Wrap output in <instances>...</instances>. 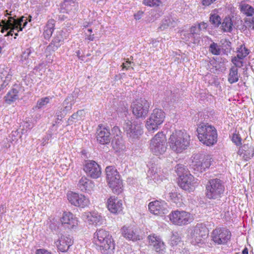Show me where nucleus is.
I'll return each mask as SVG.
<instances>
[{
    "label": "nucleus",
    "mask_w": 254,
    "mask_h": 254,
    "mask_svg": "<svg viewBox=\"0 0 254 254\" xmlns=\"http://www.w3.org/2000/svg\"><path fill=\"white\" fill-rule=\"evenodd\" d=\"M232 140L237 146L241 144V138L238 134H233Z\"/></svg>",
    "instance_id": "3c124183"
},
{
    "label": "nucleus",
    "mask_w": 254,
    "mask_h": 254,
    "mask_svg": "<svg viewBox=\"0 0 254 254\" xmlns=\"http://www.w3.org/2000/svg\"><path fill=\"white\" fill-rule=\"evenodd\" d=\"M200 28L198 25L192 26L190 29V34L193 36L199 35L200 32Z\"/></svg>",
    "instance_id": "603ef678"
},
{
    "label": "nucleus",
    "mask_w": 254,
    "mask_h": 254,
    "mask_svg": "<svg viewBox=\"0 0 254 254\" xmlns=\"http://www.w3.org/2000/svg\"><path fill=\"white\" fill-rule=\"evenodd\" d=\"M238 69L234 66H232L230 69L228 76V81L232 84L237 82L239 80Z\"/></svg>",
    "instance_id": "c9c22d12"
},
{
    "label": "nucleus",
    "mask_w": 254,
    "mask_h": 254,
    "mask_svg": "<svg viewBox=\"0 0 254 254\" xmlns=\"http://www.w3.org/2000/svg\"><path fill=\"white\" fill-rule=\"evenodd\" d=\"M231 232L226 228L217 227L211 233L212 240L217 245H225L230 239Z\"/></svg>",
    "instance_id": "4468645a"
},
{
    "label": "nucleus",
    "mask_w": 254,
    "mask_h": 254,
    "mask_svg": "<svg viewBox=\"0 0 254 254\" xmlns=\"http://www.w3.org/2000/svg\"><path fill=\"white\" fill-rule=\"evenodd\" d=\"M215 0H202V4L203 5L208 6Z\"/></svg>",
    "instance_id": "052dcab7"
},
{
    "label": "nucleus",
    "mask_w": 254,
    "mask_h": 254,
    "mask_svg": "<svg viewBox=\"0 0 254 254\" xmlns=\"http://www.w3.org/2000/svg\"><path fill=\"white\" fill-rule=\"evenodd\" d=\"M196 131L199 141L204 144L210 146L216 143L217 133L214 127L203 123L199 125Z\"/></svg>",
    "instance_id": "7ed1b4c3"
},
{
    "label": "nucleus",
    "mask_w": 254,
    "mask_h": 254,
    "mask_svg": "<svg viewBox=\"0 0 254 254\" xmlns=\"http://www.w3.org/2000/svg\"><path fill=\"white\" fill-rule=\"evenodd\" d=\"M171 222L176 225L183 226L190 223L193 220L191 215L185 211H172L169 215Z\"/></svg>",
    "instance_id": "ddd939ff"
},
{
    "label": "nucleus",
    "mask_w": 254,
    "mask_h": 254,
    "mask_svg": "<svg viewBox=\"0 0 254 254\" xmlns=\"http://www.w3.org/2000/svg\"><path fill=\"white\" fill-rule=\"evenodd\" d=\"M143 12L141 11H138L136 13L134 14V17L136 20H139L142 16Z\"/></svg>",
    "instance_id": "bf43d9fd"
},
{
    "label": "nucleus",
    "mask_w": 254,
    "mask_h": 254,
    "mask_svg": "<svg viewBox=\"0 0 254 254\" xmlns=\"http://www.w3.org/2000/svg\"><path fill=\"white\" fill-rule=\"evenodd\" d=\"M180 178L179 184L181 188L189 191L192 189V181L194 178L190 174H186Z\"/></svg>",
    "instance_id": "bb28decb"
},
{
    "label": "nucleus",
    "mask_w": 254,
    "mask_h": 254,
    "mask_svg": "<svg viewBox=\"0 0 254 254\" xmlns=\"http://www.w3.org/2000/svg\"><path fill=\"white\" fill-rule=\"evenodd\" d=\"M94 183L86 177H82L77 184L78 189L81 191L90 193L94 188Z\"/></svg>",
    "instance_id": "393cba45"
},
{
    "label": "nucleus",
    "mask_w": 254,
    "mask_h": 254,
    "mask_svg": "<svg viewBox=\"0 0 254 254\" xmlns=\"http://www.w3.org/2000/svg\"><path fill=\"white\" fill-rule=\"evenodd\" d=\"M225 191V185L219 179H212L206 185V196L209 199L219 200Z\"/></svg>",
    "instance_id": "39448f33"
},
{
    "label": "nucleus",
    "mask_w": 254,
    "mask_h": 254,
    "mask_svg": "<svg viewBox=\"0 0 254 254\" xmlns=\"http://www.w3.org/2000/svg\"><path fill=\"white\" fill-rule=\"evenodd\" d=\"M190 238L191 244L196 245L202 244L207 237L208 230L205 225L202 223L197 224L189 230Z\"/></svg>",
    "instance_id": "6e6552de"
},
{
    "label": "nucleus",
    "mask_w": 254,
    "mask_h": 254,
    "mask_svg": "<svg viewBox=\"0 0 254 254\" xmlns=\"http://www.w3.org/2000/svg\"><path fill=\"white\" fill-rule=\"evenodd\" d=\"M246 27L249 30H254V16L251 18H246L245 20Z\"/></svg>",
    "instance_id": "09e8293b"
},
{
    "label": "nucleus",
    "mask_w": 254,
    "mask_h": 254,
    "mask_svg": "<svg viewBox=\"0 0 254 254\" xmlns=\"http://www.w3.org/2000/svg\"><path fill=\"white\" fill-rule=\"evenodd\" d=\"M161 2L160 0H144L143 3L149 6H159Z\"/></svg>",
    "instance_id": "de8ad7c7"
},
{
    "label": "nucleus",
    "mask_w": 254,
    "mask_h": 254,
    "mask_svg": "<svg viewBox=\"0 0 254 254\" xmlns=\"http://www.w3.org/2000/svg\"><path fill=\"white\" fill-rule=\"evenodd\" d=\"M221 45L220 48L224 55H228L231 53V42L227 39L221 41Z\"/></svg>",
    "instance_id": "e433bc0d"
},
{
    "label": "nucleus",
    "mask_w": 254,
    "mask_h": 254,
    "mask_svg": "<svg viewBox=\"0 0 254 254\" xmlns=\"http://www.w3.org/2000/svg\"><path fill=\"white\" fill-rule=\"evenodd\" d=\"M24 127L28 129H30L33 127V125L30 122H25L24 123Z\"/></svg>",
    "instance_id": "0e129e2a"
},
{
    "label": "nucleus",
    "mask_w": 254,
    "mask_h": 254,
    "mask_svg": "<svg viewBox=\"0 0 254 254\" xmlns=\"http://www.w3.org/2000/svg\"><path fill=\"white\" fill-rule=\"evenodd\" d=\"M18 91L16 89H12L5 96L6 102L10 104L18 98Z\"/></svg>",
    "instance_id": "4c0bfd02"
},
{
    "label": "nucleus",
    "mask_w": 254,
    "mask_h": 254,
    "mask_svg": "<svg viewBox=\"0 0 254 254\" xmlns=\"http://www.w3.org/2000/svg\"><path fill=\"white\" fill-rule=\"evenodd\" d=\"M211 159L210 155H203L200 154L194 155L190 164L192 171L195 174L205 171L206 168L210 167Z\"/></svg>",
    "instance_id": "1a4fd4ad"
},
{
    "label": "nucleus",
    "mask_w": 254,
    "mask_h": 254,
    "mask_svg": "<svg viewBox=\"0 0 254 254\" xmlns=\"http://www.w3.org/2000/svg\"><path fill=\"white\" fill-rule=\"evenodd\" d=\"M5 16H9L8 20L2 19L0 21V27L1 32L4 33L9 29L5 36H12L14 30L17 32L22 31L23 29L26 26L28 22L26 17L22 16L19 18H16V15L12 13V11H9L6 10L4 11Z\"/></svg>",
    "instance_id": "f257e3e1"
},
{
    "label": "nucleus",
    "mask_w": 254,
    "mask_h": 254,
    "mask_svg": "<svg viewBox=\"0 0 254 254\" xmlns=\"http://www.w3.org/2000/svg\"><path fill=\"white\" fill-rule=\"evenodd\" d=\"M149 245L153 247L155 251L160 254H163L165 252V246L164 242L158 237L149 236L148 237Z\"/></svg>",
    "instance_id": "b1692460"
},
{
    "label": "nucleus",
    "mask_w": 254,
    "mask_h": 254,
    "mask_svg": "<svg viewBox=\"0 0 254 254\" xmlns=\"http://www.w3.org/2000/svg\"><path fill=\"white\" fill-rule=\"evenodd\" d=\"M175 171L180 178L183 177L184 175H185L186 174L189 173L186 169L185 166L180 164H177L176 166Z\"/></svg>",
    "instance_id": "49530a36"
},
{
    "label": "nucleus",
    "mask_w": 254,
    "mask_h": 254,
    "mask_svg": "<svg viewBox=\"0 0 254 254\" xmlns=\"http://www.w3.org/2000/svg\"><path fill=\"white\" fill-rule=\"evenodd\" d=\"M168 205L164 201L155 200L149 203L148 208L154 215H161L168 212Z\"/></svg>",
    "instance_id": "6ab92c4d"
},
{
    "label": "nucleus",
    "mask_w": 254,
    "mask_h": 254,
    "mask_svg": "<svg viewBox=\"0 0 254 254\" xmlns=\"http://www.w3.org/2000/svg\"><path fill=\"white\" fill-rule=\"evenodd\" d=\"M106 179L109 187L115 193L119 194L123 190V183L117 169L113 166L106 168Z\"/></svg>",
    "instance_id": "423d86ee"
},
{
    "label": "nucleus",
    "mask_w": 254,
    "mask_h": 254,
    "mask_svg": "<svg viewBox=\"0 0 254 254\" xmlns=\"http://www.w3.org/2000/svg\"><path fill=\"white\" fill-rule=\"evenodd\" d=\"M221 30L225 32H231L233 29V23L229 16L225 17L221 22Z\"/></svg>",
    "instance_id": "72a5a7b5"
},
{
    "label": "nucleus",
    "mask_w": 254,
    "mask_h": 254,
    "mask_svg": "<svg viewBox=\"0 0 254 254\" xmlns=\"http://www.w3.org/2000/svg\"><path fill=\"white\" fill-rule=\"evenodd\" d=\"M113 149L116 151L123 150L125 149L124 141L120 135H115L111 141Z\"/></svg>",
    "instance_id": "7c9ffc66"
},
{
    "label": "nucleus",
    "mask_w": 254,
    "mask_h": 254,
    "mask_svg": "<svg viewBox=\"0 0 254 254\" xmlns=\"http://www.w3.org/2000/svg\"><path fill=\"white\" fill-rule=\"evenodd\" d=\"M111 133L109 129L99 126L96 131L97 142L103 145L109 144L111 141Z\"/></svg>",
    "instance_id": "412c9836"
},
{
    "label": "nucleus",
    "mask_w": 254,
    "mask_h": 254,
    "mask_svg": "<svg viewBox=\"0 0 254 254\" xmlns=\"http://www.w3.org/2000/svg\"><path fill=\"white\" fill-rule=\"evenodd\" d=\"M36 254H52V253L45 249H40L36 250Z\"/></svg>",
    "instance_id": "5fc2aeb1"
},
{
    "label": "nucleus",
    "mask_w": 254,
    "mask_h": 254,
    "mask_svg": "<svg viewBox=\"0 0 254 254\" xmlns=\"http://www.w3.org/2000/svg\"><path fill=\"white\" fill-rule=\"evenodd\" d=\"M94 241L100 247L102 253H108L114 249L115 244L112 236L104 229L97 230L94 234Z\"/></svg>",
    "instance_id": "20e7f679"
},
{
    "label": "nucleus",
    "mask_w": 254,
    "mask_h": 254,
    "mask_svg": "<svg viewBox=\"0 0 254 254\" xmlns=\"http://www.w3.org/2000/svg\"><path fill=\"white\" fill-rule=\"evenodd\" d=\"M240 10L247 16H252L254 14V8L248 4H242L240 6Z\"/></svg>",
    "instance_id": "a19ab883"
},
{
    "label": "nucleus",
    "mask_w": 254,
    "mask_h": 254,
    "mask_svg": "<svg viewBox=\"0 0 254 254\" xmlns=\"http://www.w3.org/2000/svg\"><path fill=\"white\" fill-rule=\"evenodd\" d=\"M84 217L89 224L100 225L104 221L101 215L96 212H86L84 214Z\"/></svg>",
    "instance_id": "a878e982"
},
{
    "label": "nucleus",
    "mask_w": 254,
    "mask_h": 254,
    "mask_svg": "<svg viewBox=\"0 0 254 254\" xmlns=\"http://www.w3.org/2000/svg\"><path fill=\"white\" fill-rule=\"evenodd\" d=\"M167 139L162 132L157 133L150 140V151L155 155L163 154L167 150Z\"/></svg>",
    "instance_id": "0eeeda50"
},
{
    "label": "nucleus",
    "mask_w": 254,
    "mask_h": 254,
    "mask_svg": "<svg viewBox=\"0 0 254 254\" xmlns=\"http://www.w3.org/2000/svg\"><path fill=\"white\" fill-rule=\"evenodd\" d=\"M31 54V49L30 48H27L22 52V54L21 55L20 60L19 61L22 64L28 65L30 61V59H29V57Z\"/></svg>",
    "instance_id": "ea45409f"
},
{
    "label": "nucleus",
    "mask_w": 254,
    "mask_h": 254,
    "mask_svg": "<svg viewBox=\"0 0 254 254\" xmlns=\"http://www.w3.org/2000/svg\"><path fill=\"white\" fill-rule=\"evenodd\" d=\"M77 3L75 0H64L61 6V12L68 13L76 10Z\"/></svg>",
    "instance_id": "c756f323"
},
{
    "label": "nucleus",
    "mask_w": 254,
    "mask_h": 254,
    "mask_svg": "<svg viewBox=\"0 0 254 254\" xmlns=\"http://www.w3.org/2000/svg\"><path fill=\"white\" fill-rule=\"evenodd\" d=\"M76 54L77 56L79 58V59H80L81 57H82V56H80L81 53H80V51L79 50H78L77 52H76Z\"/></svg>",
    "instance_id": "774afa93"
},
{
    "label": "nucleus",
    "mask_w": 254,
    "mask_h": 254,
    "mask_svg": "<svg viewBox=\"0 0 254 254\" xmlns=\"http://www.w3.org/2000/svg\"><path fill=\"white\" fill-rule=\"evenodd\" d=\"M55 21L53 19H50L45 26L43 35L46 39H49L52 36L54 30Z\"/></svg>",
    "instance_id": "2f4dec72"
},
{
    "label": "nucleus",
    "mask_w": 254,
    "mask_h": 254,
    "mask_svg": "<svg viewBox=\"0 0 254 254\" xmlns=\"http://www.w3.org/2000/svg\"><path fill=\"white\" fill-rule=\"evenodd\" d=\"M87 39L89 41H93L94 40V34L90 35L89 36H88Z\"/></svg>",
    "instance_id": "69168bd1"
},
{
    "label": "nucleus",
    "mask_w": 254,
    "mask_h": 254,
    "mask_svg": "<svg viewBox=\"0 0 254 254\" xmlns=\"http://www.w3.org/2000/svg\"><path fill=\"white\" fill-rule=\"evenodd\" d=\"M149 107V102L144 98L136 100L131 105L132 113L137 119H145L148 113Z\"/></svg>",
    "instance_id": "f8f14e48"
},
{
    "label": "nucleus",
    "mask_w": 254,
    "mask_h": 254,
    "mask_svg": "<svg viewBox=\"0 0 254 254\" xmlns=\"http://www.w3.org/2000/svg\"><path fill=\"white\" fill-rule=\"evenodd\" d=\"M179 242H180V240L179 238H177L176 236L172 237L170 241V244L171 245H177Z\"/></svg>",
    "instance_id": "864d4df0"
},
{
    "label": "nucleus",
    "mask_w": 254,
    "mask_h": 254,
    "mask_svg": "<svg viewBox=\"0 0 254 254\" xmlns=\"http://www.w3.org/2000/svg\"><path fill=\"white\" fill-rule=\"evenodd\" d=\"M190 143V136L186 130H177L170 135L169 144L172 150L181 153L187 149Z\"/></svg>",
    "instance_id": "f03ea898"
},
{
    "label": "nucleus",
    "mask_w": 254,
    "mask_h": 254,
    "mask_svg": "<svg viewBox=\"0 0 254 254\" xmlns=\"http://www.w3.org/2000/svg\"><path fill=\"white\" fill-rule=\"evenodd\" d=\"M238 154L242 156L243 158L245 160L247 161L254 156V148L252 146L249 147L248 144H244L242 146V149L238 150Z\"/></svg>",
    "instance_id": "c85d7f7f"
},
{
    "label": "nucleus",
    "mask_w": 254,
    "mask_h": 254,
    "mask_svg": "<svg viewBox=\"0 0 254 254\" xmlns=\"http://www.w3.org/2000/svg\"><path fill=\"white\" fill-rule=\"evenodd\" d=\"M242 254H249L248 253V249L246 248L242 251Z\"/></svg>",
    "instance_id": "338daca9"
},
{
    "label": "nucleus",
    "mask_w": 254,
    "mask_h": 254,
    "mask_svg": "<svg viewBox=\"0 0 254 254\" xmlns=\"http://www.w3.org/2000/svg\"><path fill=\"white\" fill-rule=\"evenodd\" d=\"M164 112L159 109H155L147 120L146 127L150 133H153L158 129L159 126L164 122L165 119Z\"/></svg>",
    "instance_id": "9d476101"
},
{
    "label": "nucleus",
    "mask_w": 254,
    "mask_h": 254,
    "mask_svg": "<svg viewBox=\"0 0 254 254\" xmlns=\"http://www.w3.org/2000/svg\"><path fill=\"white\" fill-rule=\"evenodd\" d=\"M84 116V111L80 110L73 113L68 119V125H72L73 123H76L82 119Z\"/></svg>",
    "instance_id": "473e14b6"
},
{
    "label": "nucleus",
    "mask_w": 254,
    "mask_h": 254,
    "mask_svg": "<svg viewBox=\"0 0 254 254\" xmlns=\"http://www.w3.org/2000/svg\"><path fill=\"white\" fill-rule=\"evenodd\" d=\"M198 26L200 28V30L201 31L202 30H205L207 28L208 25L206 23L202 22L198 24Z\"/></svg>",
    "instance_id": "680f3d73"
},
{
    "label": "nucleus",
    "mask_w": 254,
    "mask_h": 254,
    "mask_svg": "<svg viewBox=\"0 0 254 254\" xmlns=\"http://www.w3.org/2000/svg\"><path fill=\"white\" fill-rule=\"evenodd\" d=\"M4 83H5V81L3 80V79H1V78L0 77V91L3 90L8 84V83L4 84Z\"/></svg>",
    "instance_id": "4d7b16f0"
},
{
    "label": "nucleus",
    "mask_w": 254,
    "mask_h": 254,
    "mask_svg": "<svg viewBox=\"0 0 254 254\" xmlns=\"http://www.w3.org/2000/svg\"><path fill=\"white\" fill-rule=\"evenodd\" d=\"M237 57L243 59L249 54V50L244 45H241L237 48Z\"/></svg>",
    "instance_id": "37998d69"
},
{
    "label": "nucleus",
    "mask_w": 254,
    "mask_h": 254,
    "mask_svg": "<svg viewBox=\"0 0 254 254\" xmlns=\"http://www.w3.org/2000/svg\"><path fill=\"white\" fill-rule=\"evenodd\" d=\"M123 129L130 141H134L142 134V126L137 122L132 123L129 120L125 121Z\"/></svg>",
    "instance_id": "9b49d317"
},
{
    "label": "nucleus",
    "mask_w": 254,
    "mask_h": 254,
    "mask_svg": "<svg viewBox=\"0 0 254 254\" xmlns=\"http://www.w3.org/2000/svg\"><path fill=\"white\" fill-rule=\"evenodd\" d=\"M75 96L71 94L66 97L62 103V107L56 112V116L63 118L72 109L75 102Z\"/></svg>",
    "instance_id": "f3484780"
},
{
    "label": "nucleus",
    "mask_w": 254,
    "mask_h": 254,
    "mask_svg": "<svg viewBox=\"0 0 254 254\" xmlns=\"http://www.w3.org/2000/svg\"><path fill=\"white\" fill-rule=\"evenodd\" d=\"M121 231L123 236L128 240L136 241L142 239L140 230L135 227L125 226L122 228Z\"/></svg>",
    "instance_id": "a211bd4d"
},
{
    "label": "nucleus",
    "mask_w": 254,
    "mask_h": 254,
    "mask_svg": "<svg viewBox=\"0 0 254 254\" xmlns=\"http://www.w3.org/2000/svg\"><path fill=\"white\" fill-rule=\"evenodd\" d=\"M165 195H167L168 197L176 204L182 200V195L178 193L176 190H173L165 194Z\"/></svg>",
    "instance_id": "58836bf2"
},
{
    "label": "nucleus",
    "mask_w": 254,
    "mask_h": 254,
    "mask_svg": "<svg viewBox=\"0 0 254 254\" xmlns=\"http://www.w3.org/2000/svg\"><path fill=\"white\" fill-rule=\"evenodd\" d=\"M132 63L131 61H127L126 63L123 64L122 66L123 69L125 68L126 69H128Z\"/></svg>",
    "instance_id": "13d9d810"
},
{
    "label": "nucleus",
    "mask_w": 254,
    "mask_h": 254,
    "mask_svg": "<svg viewBox=\"0 0 254 254\" xmlns=\"http://www.w3.org/2000/svg\"><path fill=\"white\" fill-rule=\"evenodd\" d=\"M83 170L87 175L92 179H97L101 175L100 166L93 160H88L84 166Z\"/></svg>",
    "instance_id": "dca6fc26"
},
{
    "label": "nucleus",
    "mask_w": 254,
    "mask_h": 254,
    "mask_svg": "<svg viewBox=\"0 0 254 254\" xmlns=\"http://www.w3.org/2000/svg\"><path fill=\"white\" fill-rule=\"evenodd\" d=\"M107 204L109 210L113 213H118L122 210V201L115 196H112L108 198Z\"/></svg>",
    "instance_id": "5701e85b"
},
{
    "label": "nucleus",
    "mask_w": 254,
    "mask_h": 254,
    "mask_svg": "<svg viewBox=\"0 0 254 254\" xmlns=\"http://www.w3.org/2000/svg\"><path fill=\"white\" fill-rule=\"evenodd\" d=\"M242 59H239L237 56L233 57L231 62L235 65V67H241L243 65V62L241 61Z\"/></svg>",
    "instance_id": "8fccbe9b"
},
{
    "label": "nucleus",
    "mask_w": 254,
    "mask_h": 254,
    "mask_svg": "<svg viewBox=\"0 0 254 254\" xmlns=\"http://www.w3.org/2000/svg\"><path fill=\"white\" fill-rule=\"evenodd\" d=\"M62 224L65 228L73 229L78 224L77 218L70 212H64L61 218Z\"/></svg>",
    "instance_id": "4be33fe9"
},
{
    "label": "nucleus",
    "mask_w": 254,
    "mask_h": 254,
    "mask_svg": "<svg viewBox=\"0 0 254 254\" xmlns=\"http://www.w3.org/2000/svg\"><path fill=\"white\" fill-rule=\"evenodd\" d=\"M169 25L167 20H165L163 24L159 27L161 30H164L168 27Z\"/></svg>",
    "instance_id": "e2e57ef3"
},
{
    "label": "nucleus",
    "mask_w": 254,
    "mask_h": 254,
    "mask_svg": "<svg viewBox=\"0 0 254 254\" xmlns=\"http://www.w3.org/2000/svg\"><path fill=\"white\" fill-rule=\"evenodd\" d=\"M52 98L53 97L48 96L40 99L38 100L35 108L38 109L42 108L43 107L48 104Z\"/></svg>",
    "instance_id": "c03bdc74"
},
{
    "label": "nucleus",
    "mask_w": 254,
    "mask_h": 254,
    "mask_svg": "<svg viewBox=\"0 0 254 254\" xmlns=\"http://www.w3.org/2000/svg\"><path fill=\"white\" fill-rule=\"evenodd\" d=\"M11 77L12 74L11 69L8 67L3 68L0 72V77H1V79H3V80L5 81L4 84L6 83L9 84V82L11 79Z\"/></svg>",
    "instance_id": "f704fd0d"
},
{
    "label": "nucleus",
    "mask_w": 254,
    "mask_h": 254,
    "mask_svg": "<svg viewBox=\"0 0 254 254\" xmlns=\"http://www.w3.org/2000/svg\"><path fill=\"white\" fill-rule=\"evenodd\" d=\"M209 51L213 55H219L221 54V49L220 46L217 43L212 42L209 47Z\"/></svg>",
    "instance_id": "a18cd8bd"
},
{
    "label": "nucleus",
    "mask_w": 254,
    "mask_h": 254,
    "mask_svg": "<svg viewBox=\"0 0 254 254\" xmlns=\"http://www.w3.org/2000/svg\"><path fill=\"white\" fill-rule=\"evenodd\" d=\"M112 132L115 135H120L121 136V130L119 127L117 126H115L112 129Z\"/></svg>",
    "instance_id": "6e6d98bb"
},
{
    "label": "nucleus",
    "mask_w": 254,
    "mask_h": 254,
    "mask_svg": "<svg viewBox=\"0 0 254 254\" xmlns=\"http://www.w3.org/2000/svg\"><path fill=\"white\" fill-rule=\"evenodd\" d=\"M73 243V241L71 237L64 235H62L55 242L58 250L63 253L67 252Z\"/></svg>",
    "instance_id": "aec40b11"
},
{
    "label": "nucleus",
    "mask_w": 254,
    "mask_h": 254,
    "mask_svg": "<svg viewBox=\"0 0 254 254\" xmlns=\"http://www.w3.org/2000/svg\"><path fill=\"white\" fill-rule=\"evenodd\" d=\"M67 199L72 204L77 207L84 208L89 205L90 201L84 195L70 192L67 194Z\"/></svg>",
    "instance_id": "2eb2a0df"
},
{
    "label": "nucleus",
    "mask_w": 254,
    "mask_h": 254,
    "mask_svg": "<svg viewBox=\"0 0 254 254\" xmlns=\"http://www.w3.org/2000/svg\"><path fill=\"white\" fill-rule=\"evenodd\" d=\"M64 38L63 35L59 32V34L54 37L50 44L47 47L46 51L55 52L63 43Z\"/></svg>",
    "instance_id": "cd10ccee"
},
{
    "label": "nucleus",
    "mask_w": 254,
    "mask_h": 254,
    "mask_svg": "<svg viewBox=\"0 0 254 254\" xmlns=\"http://www.w3.org/2000/svg\"><path fill=\"white\" fill-rule=\"evenodd\" d=\"M209 21L214 27H218L221 24V18L218 14L211 13L209 17Z\"/></svg>",
    "instance_id": "79ce46f5"
}]
</instances>
